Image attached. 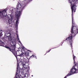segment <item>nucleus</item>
Wrapping results in <instances>:
<instances>
[{
	"label": "nucleus",
	"mask_w": 78,
	"mask_h": 78,
	"mask_svg": "<svg viewBox=\"0 0 78 78\" xmlns=\"http://www.w3.org/2000/svg\"><path fill=\"white\" fill-rule=\"evenodd\" d=\"M13 19V15L9 14L8 15L7 20L5 19V22L6 23V22H8V24L12 25L13 24L12 23V21Z\"/></svg>",
	"instance_id": "423d86ee"
},
{
	"label": "nucleus",
	"mask_w": 78,
	"mask_h": 78,
	"mask_svg": "<svg viewBox=\"0 0 78 78\" xmlns=\"http://www.w3.org/2000/svg\"><path fill=\"white\" fill-rule=\"evenodd\" d=\"M2 32L3 31L2 30H0V37L2 36V35H3V34H2Z\"/></svg>",
	"instance_id": "f8f14e48"
},
{
	"label": "nucleus",
	"mask_w": 78,
	"mask_h": 78,
	"mask_svg": "<svg viewBox=\"0 0 78 78\" xmlns=\"http://www.w3.org/2000/svg\"><path fill=\"white\" fill-rule=\"evenodd\" d=\"M23 55H24V56H25V57H27V56H29V53L28 52H26L25 54H23Z\"/></svg>",
	"instance_id": "6e6552de"
},
{
	"label": "nucleus",
	"mask_w": 78,
	"mask_h": 78,
	"mask_svg": "<svg viewBox=\"0 0 78 78\" xmlns=\"http://www.w3.org/2000/svg\"><path fill=\"white\" fill-rule=\"evenodd\" d=\"M8 8L4 9L3 10L0 11V17H6L7 16L6 11L8 10Z\"/></svg>",
	"instance_id": "0eeeda50"
},
{
	"label": "nucleus",
	"mask_w": 78,
	"mask_h": 78,
	"mask_svg": "<svg viewBox=\"0 0 78 78\" xmlns=\"http://www.w3.org/2000/svg\"><path fill=\"white\" fill-rule=\"evenodd\" d=\"M51 49H50V50L48 51V52H47V53H48V52H50V51H51Z\"/></svg>",
	"instance_id": "4468645a"
},
{
	"label": "nucleus",
	"mask_w": 78,
	"mask_h": 78,
	"mask_svg": "<svg viewBox=\"0 0 78 78\" xmlns=\"http://www.w3.org/2000/svg\"><path fill=\"white\" fill-rule=\"evenodd\" d=\"M17 41L19 42L21 44V42H20V40H19V36L17 34Z\"/></svg>",
	"instance_id": "9b49d317"
},
{
	"label": "nucleus",
	"mask_w": 78,
	"mask_h": 78,
	"mask_svg": "<svg viewBox=\"0 0 78 78\" xmlns=\"http://www.w3.org/2000/svg\"><path fill=\"white\" fill-rule=\"evenodd\" d=\"M33 76V75H32V76Z\"/></svg>",
	"instance_id": "dca6fc26"
},
{
	"label": "nucleus",
	"mask_w": 78,
	"mask_h": 78,
	"mask_svg": "<svg viewBox=\"0 0 78 78\" xmlns=\"http://www.w3.org/2000/svg\"><path fill=\"white\" fill-rule=\"evenodd\" d=\"M17 59V58H16Z\"/></svg>",
	"instance_id": "f3484780"
},
{
	"label": "nucleus",
	"mask_w": 78,
	"mask_h": 78,
	"mask_svg": "<svg viewBox=\"0 0 78 78\" xmlns=\"http://www.w3.org/2000/svg\"><path fill=\"white\" fill-rule=\"evenodd\" d=\"M28 69H30V67L28 66L26 69L23 68H23L21 74L23 75L24 77L28 78V76H30V73H29Z\"/></svg>",
	"instance_id": "39448f33"
},
{
	"label": "nucleus",
	"mask_w": 78,
	"mask_h": 78,
	"mask_svg": "<svg viewBox=\"0 0 78 78\" xmlns=\"http://www.w3.org/2000/svg\"><path fill=\"white\" fill-rule=\"evenodd\" d=\"M77 0V1H78V0Z\"/></svg>",
	"instance_id": "a211bd4d"
},
{
	"label": "nucleus",
	"mask_w": 78,
	"mask_h": 78,
	"mask_svg": "<svg viewBox=\"0 0 78 78\" xmlns=\"http://www.w3.org/2000/svg\"><path fill=\"white\" fill-rule=\"evenodd\" d=\"M76 1L75 0H69V3H70L71 4L72 12V25L71 29V33L72 34L69 35V36L66 38V40H63V42L62 43V44L63 43H64V41H67L68 44H69V42L70 44H71V47H72V37H75V35L78 33V27L76 30L73 31V27H73V26L74 25V20H73V10L75 12L76 11Z\"/></svg>",
	"instance_id": "f257e3e1"
},
{
	"label": "nucleus",
	"mask_w": 78,
	"mask_h": 78,
	"mask_svg": "<svg viewBox=\"0 0 78 78\" xmlns=\"http://www.w3.org/2000/svg\"><path fill=\"white\" fill-rule=\"evenodd\" d=\"M4 44H5V43L1 41V40H0V46H3Z\"/></svg>",
	"instance_id": "1a4fd4ad"
},
{
	"label": "nucleus",
	"mask_w": 78,
	"mask_h": 78,
	"mask_svg": "<svg viewBox=\"0 0 78 78\" xmlns=\"http://www.w3.org/2000/svg\"><path fill=\"white\" fill-rule=\"evenodd\" d=\"M19 56L21 57V58L22 59V58H23L22 59V61H20V60L18 61L17 60V72L16 73V75L15 76V78H24L23 77H22L21 76L20 74V67H19V63H22L23 66V69H27L28 67V66H26L25 64L26 63H28L29 62V61L28 59L25 58H27V57H25L23 53L18 55Z\"/></svg>",
	"instance_id": "f03ea898"
},
{
	"label": "nucleus",
	"mask_w": 78,
	"mask_h": 78,
	"mask_svg": "<svg viewBox=\"0 0 78 78\" xmlns=\"http://www.w3.org/2000/svg\"><path fill=\"white\" fill-rule=\"evenodd\" d=\"M36 58V59H37V58H36V56L34 54H33L32 55L30 56V57L29 58V59H30V58Z\"/></svg>",
	"instance_id": "9d476101"
},
{
	"label": "nucleus",
	"mask_w": 78,
	"mask_h": 78,
	"mask_svg": "<svg viewBox=\"0 0 78 78\" xmlns=\"http://www.w3.org/2000/svg\"><path fill=\"white\" fill-rule=\"evenodd\" d=\"M22 48L23 51H25V50H26V48H25L24 47V46H22Z\"/></svg>",
	"instance_id": "ddd939ff"
},
{
	"label": "nucleus",
	"mask_w": 78,
	"mask_h": 78,
	"mask_svg": "<svg viewBox=\"0 0 78 78\" xmlns=\"http://www.w3.org/2000/svg\"><path fill=\"white\" fill-rule=\"evenodd\" d=\"M9 32L10 31H9L6 34L7 38L9 41L11 43H12L13 45H12V44H10L9 46L10 48L7 46H5V48L9 49V51L12 52L14 55H15L17 54V52L16 51V41L13 39H12L11 34Z\"/></svg>",
	"instance_id": "20e7f679"
},
{
	"label": "nucleus",
	"mask_w": 78,
	"mask_h": 78,
	"mask_svg": "<svg viewBox=\"0 0 78 78\" xmlns=\"http://www.w3.org/2000/svg\"><path fill=\"white\" fill-rule=\"evenodd\" d=\"M25 1L26 2L25 3H18L17 5V8H15L14 9H12V11H13V10H16V11L15 12V15L16 16V17L17 18V20H16L15 23V28H17L18 25L19 23V19L20 17V16H21L22 13V11L23 9V8H25L27 3V0H25Z\"/></svg>",
	"instance_id": "7ed1b4c3"
},
{
	"label": "nucleus",
	"mask_w": 78,
	"mask_h": 78,
	"mask_svg": "<svg viewBox=\"0 0 78 78\" xmlns=\"http://www.w3.org/2000/svg\"><path fill=\"white\" fill-rule=\"evenodd\" d=\"M54 48H52V49H53Z\"/></svg>",
	"instance_id": "2eb2a0df"
}]
</instances>
